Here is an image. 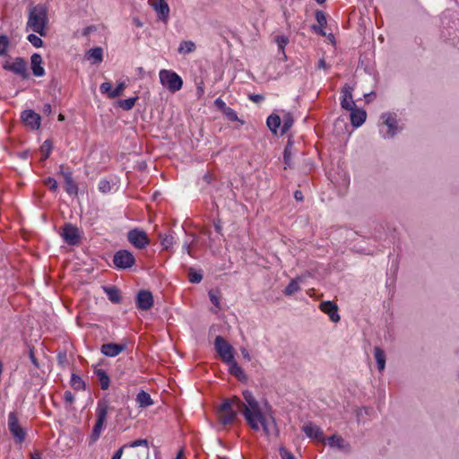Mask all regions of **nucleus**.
Segmentation results:
<instances>
[{
    "label": "nucleus",
    "mask_w": 459,
    "mask_h": 459,
    "mask_svg": "<svg viewBox=\"0 0 459 459\" xmlns=\"http://www.w3.org/2000/svg\"><path fill=\"white\" fill-rule=\"evenodd\" d=\"M242 395L244 401L237 396L222 401L216 410L218 423L222 427L233 424L239 411L253 430L258 431L262 428L266 435H270V424L252 392L245 390Z\"/></svg>",
    "instance_id": "1"
},
{
    "label": "nucleus",
    "mask_w": 459,
    "mask_h": 459,
    "mask_svg": "<svg viewBox=\"0 0 459 459\" xmlns=\"http://www.w3.org/2000/svg\"><path fill=\"white\" fill-rule=\"evenodd\" d=\"M48 23V8L45 4H30L28 13V21L26 24L27 30H30L41 37L47 35V26Z\"/></svg>",
    "instance_id": "2"
},
{
    "label": "nucleus",
    "mask_w": 459,
    "mask_h": 459,
    "mask_svg": "<svg viewBox=\"0 0 459 459\" xmlns=\"http://www.w3.org/2000/svg\"><path fill=\"white\" fill-rule=\"evenodd\" d=\"M109 409L110 406L108 400L100 399L98 401L96 407V422L92 428L90 437L91 443H95L100 438L104 429Z\"/></svg>",
    "instance_id": "3"
},
{
    "label": "nucleus",
    "mask_w": 459,
    "mask_h": 459,
    "mask_svg": "<svg viewBox=\"0 0 459 459\" xmlns=\"http://www.w3.org/2000/svg\"><path fill=\"white\" fill-rule=\"evenodd\" d=\"M159 77L160 83L171 92L178 91L183 86L181 77L171 70H160Z\"/></svg>",
    "instance_id": "4"
},
{
    "label": "nucleus",
    "mask_w": 459,
    "mask_h": 459,
    "mask_svg": "<svg viewBox=\"0 0 459 459\" xmlns=\"http://www.w3.org/2000/svg\"><path fill=\"white\" fill-rule=\"evenodd\" d=\"M7 424L8 429L13 437L14 443L16 445H22L26 439L27 432L21 426L15 411L9 412Z\"/></svg>",
    "instance_id": "5"
},
{
    "label": "nucleus",
    "mask_w": 459,
    "mask_h": 459,
    "mask_svg": "<svg viewBox=\"0 0 459 459\" xmlns=\"http://www.w3.org/2000/svg\"><path fill=\"white\" fill-rule=\"evenodd\" d=\"M113 264L117 269H129L135 264V258L128 250L121 249L114 254Z\"/></svg>",
    "instance_id": "6"
},
{
    "label": "nucleus",
    "mask_w": 459,
    "mask_h": 459,
    "mask_svg": "<svg viewBox=\"0 0 459 459\" xmlns=\"http://www.w3.org/2000/svg\"><path fill=\"white\" fill-rule=\"evenodd\" d=\"M3 68L21 76L23 80L29 78L27 63L22 57H16L13 62L5 61L3 65Z\"/></svg>",
    "instance_id": "7"
},
{
    "label": "nucleus",
    "mask_w": 459,
    "mask_h": 459,
    "mask_svg": "<svg viewBox=\"0 0 459 459\" xmlns=\"http://www.w3.org/2000/svg\"><path fill=\"white\" fill-rule=\"evenodd\" d=\"M60 235L64 241L70 246H77L82 238L79 229L71 223H65L61 228Z\"/></svg>",
    "instance_id": "8"
},
{
    "label": "nucleus",
    "mask_w": 459,
    "mask_h": 459,
    "mask_svg": "<svg viewBox=\"0 0 459 459\" xmlns=\"http://www.w3.org/2000/svg\"><path fill=\"white\" fill-rule=\"evenodd\" d=\"M214 346L221 359L228 363L234 359L232 346L221 336L215 338Z\"/></svg>",
    "instance_id": "9"
},
{
    "label": "nucleus",
    "mask_w": 459,
    "mask_h": 459,
    "mask_svg": "<svg viewBox=\"0 0 459 459\" xmlns=\"http://www.w3.org/2000/svg\"><path fill=\"white\" fill-rule=\"evenodd\" d=\"M128 241L136 248L143 249L149 245L150 239L143 230L134 229L127 233Z\"/></svg>",
    "instance_id": "10"
},
{
    "label": "nucleus",
    "mask_w": 459,
    "mask_h": 459,
    "mask_svg": "<svg viewBox=\"0 0 459 459\" xmlns=\"http://www.w3.org/2000/svg\"><path fill=\"white\" fill-rule=\"evenodd\" d=\"M59 169L60 174L63 176L65 180L66 193L70 195H77L78 186L73 179V172L71 169L66 168L65 165H60Z\"/></svg>",
    "instance_id": "11"
},
{
    "label": "nucleus",
    "mask_w": 459,
    "mask_h": 459,
    "mask_svg": "<svg viewBox=\"0 0 459 459\" xmlns=\"http://www.w3.org/2000/svg\"><path fill=\"white\" fill-rule=\"evenodd\" d=\"M22 119L24 125L31 130H37L40 126V116L31 109L24 110L22 113Z\"/></svg>",
    "instance_id": "12"
},
{
    "label": "nucleus",
    "mask_w": 459,
    "mask_h": 459,
    "mask_svg": "<svg viewBox=\"0 0 459 459\" xmlns=\"http://www.w3.org/2000/svg\"><path fill=\"white\" fill-rule=\"evenodd\" d=\"M302 430L306 434V436L311 439H315L322 443L325 441L322 429L313 422H308L305 424L302 427Z\"/></svg>",
    "instance_id": "13"
},
{
    "label": "nucleus",
    "mask_w": 459,
    "mask_h": 459,
    "mask_svg": "<svg viewBox=\"0 0 459 459\" xmlns=\"http://www.w3.org/2000/svg\"><path fill=\"white\" fill-rule=\"evenodd\" d=\"M136 303L140 309H149L153 305L152 294L148 290H141L137 295Z\"/></svg>",
    "instance_id": "14"
},
{
    "label": "nucleus",
    "mask_w": 459,
    "mask_h": 459,
    "mask_svg": "<svg viewBox=\"0 0 459 459\" xmlns=\"http://www.w3.org/2000/svg\"><path fill=\"white\" fill-rule=\"evenodd\" d=\"M152 7L158 14V18L162 22H167L169 15V6L166 0H155Z\"/></svg>",
    "instance_id": "15"
},
{
    "label": "nucleus",
    "mask_w": 459,
    "mask_h": 459,
    "mask_svg": "<svg viewBox=\"0 0 459 459\" xmlns=\"http://www.w3.org/2000/svg\"><path fill=\"white\" fill-rule=\"evenodd\" d=\"M342 100L341 105L344 109H352L355 107V103L352 99V87L345 84L341 91Z\"/></svg>",
    "instance_id": "16"
},
{
    "label": "nucleus",
    "mask_w": 459,
    "mask_h": 459,
    "mask_svg": "<svg viewBox=\"0 0 459 459\" xmlns=\"http://www.w3.org/2000/svg\"><path fill=\"white\" fill-rule=\"evenodd\" d=\"M126 345L120 343H105L101 346L100 351L108 357H116L125 351Z\"/></svg>",
    "instance_id": "17"
},
{
    "label": "nucleus",
    "mask_w": 459,
    "mask_h": 459,
    "mask_svg": "<svg viewBox=\"0 0 459 459\" xmlns=\"http://www.w3.org/2000/svg\"><path fill=\"white\" fill-rule=\"evenodd\" d=\"M382 119L388 128L386 135L388 137H393L397 132L396 116L390 113H385L382 115Z\"/></svg>",
    "instance_id": "18"
},
{
    "label": "nucleus",
    "mask_w": 459,
    "mask_h": 459,
    "mask_svg": "<svg viewBox=\"0 0 459 459\" xmlns=\"http://www.w3.org/2000/svg\"><path fill=\"white\" fill-rule=\"evenodd\" d=\"M42 57L39 54L34 53L30 56V67L32 74L37 77H41L45 74V69L42 65Z\"/></svg>",
    "instance_id": "19"
},
{
    "label": "nucleus",
    "mask_w": 459,
    "mask_h": 459,
    "mask_svg": "<svg viewBox=\"0 0 459 459\" xmlns=\"http://www.w3.org/2000/svg\"><path fill=\"white\" fill-rule=\"evenodd\" d=\"M351 112V125L355 127L360 126L366 120L367 113L363 109L355 108L350 109Z\"/></svg>",
    "instance_id": "20"
},
{
    "label": "nucleus",
    "mask_w": 459,
    "mask_h": 459,
    "mask_svg": "<svg viewBox=\"0 0 459 459\" xmlns=\"http://www.w3.org/2000/svg\"><path fill=\"white\" fill-rule=\"evenodd\" d=\"M103 291L108 299L115 304H119L122 301V295L120 290L116 286H103Z\"/></svg>",
    "instance_id": "21"
},
{
    "label": "nucleus",
    "mask_w": 459,
    "mask_h": 459,
    "mask_svg": "<svg viewBox=\"0 0 459 459\" xmlns=\"http://www.w3.org/2000/svg\"><path fill=\"white\" fill-rule=\"evenodd\" d=\"M327 443L331 447H337L340 450L349 451L350 445L339 435H333L327 438Z\"/></svg>",
    "instance_id": "22"
},
{
    "label": "nucleus",
    "mask_w": 459,
    "mask_h": 459,
    "mask_svg": "<svg viewBox=\"0 0 459 459\" xmlns=\"http://www.w3.org/2000/svg\"><path fill=\"white\" fill-rule=\"evenodd\" d=\"M93 373L100 385V388L102 390H108L110 385V378L106 370L103 368H95Z\"/></svg>",
    "instance_id": "23"
},
{
    "label": "nucleus",
    "mask_w": 459,
    "mask_h": 459,
    "mask_svg": "<svg viewBox=\"0 0 459 459\" xmlns=\"http://www.w3.org/2000/svg\"><path fill=\"white\" fill-rule=\"evenodd\" d=\"M88 60L91 61L92 64H100L103 60V49L100 47L91 48L86 53Z\"/></svg>",
    "instance_id": "24"
},
{
    "label": "nucleus",
    "mask_w": 459,
    "mask_h": 459,
    "mask_svg": "<svg viewBox=\"0 0 459 459\" xmlns=\"http://www.w3.org/2000/svg\"><path fill=\"white\" fill-rule=\"evenodd\" d=\"M229 365V370L231 375L236 377L238 380H245L247 376L241 367L233 359L231 361L227 363Z\"/></svg>",
    "instance_id": "25"
},
{
    "label": "nucleus",
    "mask_w": 459,
    "mask_h": 459,
    "mask_svg": "<svg viewBox=\"0 0 459 459\" xmlns=\"http://www.w3.org/2000/svg\"><path fill=\"white\" fill-rule=\"evenodd\" d=\"M374 357L377 361L378 370L383 371L385 367V354L384 351L379 347H376L374 349Z\"/></svg>",
    "instance_id": "26"
},
{
    "label": "nucleus",
    "mask_w": 459,
    "mask_h": 459,
    "mask_svg": "<svg viewBox=\"0 0 459 459\" xmlns=\"http://www.w3.org/2000/svg\"><path fill=\"white\" fill-rule=\"evenodd\" d=\"M136 402L142 408H146L153 403L151 395L145 391H141L136 395Z\"/></svg>",
    "instance_id": "27"
},
{
    "label": "nucleus",
    "mask_w": 459,
    "mask_h": 459,
    "mask_svg": "<svg viewBox=\"0 0 459 459\" xmlns=\"http://www.w3.org/2000/svg\"><path fill=\"white\" fill-rule=\"evenodd\" d=\"M320 309L323 313L327 314L328 316H338L337 310L338 307L334 302L332 301H325L320 304Z\"/></svg>",
    "instance_id": "28"
},
{
    "label": "nucleus",
    "mask_w": 459,
    "mask_h": 459,
    "mask_svg": "<svg viewBox=\"0 0 459 459\" xmlns=\"http://www.w3.org/2000/svg\"><path fill=\"white\" fill-rule=\"evenodd\" d=\"M266 123L269 129L273 134H277V130L281 125V118L278 115L273 114L268 117Z\"/></svg>",
    "instance_id": "29"
},
{
    "label": "nucleus",
    "mask_w": 459,
    "mask_h": 459,
    "mask_svg": "<svg viewBox=\"0 0 459 459\" xmlns=\"http://www.w3.org/2000/svg\"><path fill=\"white\" fill-rule=\"evenodd\" d=\"M53 149V143L51 140H46L40 146L41 160H46Z\"/></svg>",
    "instance_id": "30"
},
{
    "label": "nucleus",
    "mask_w": 459,
    "mask_h": 459,
    "mask_svg": "<svg viewBox=\"0 0 459 459\" xmlns=\"http://www.w3.org/2000/svg\"><path fill=\"white\" fill-rule=\"evenodd\" d=\"M195 44L191 40L182 41L178 48V52L180 54H189L195 50Z\"/></svg>",
    "instance_id": "31"
},
{
    "label": "nucleus",
    "mask_w": 459,
    "mask_h": 459,
    "mask_svg": "<svg viewBox=\"0 0 459 459\" xmlns=\"http://www.w3.org/2000/svg\"><path fill=\"white\" fill-rule=\"evenodd\" d=\"M293 122H294V120H293L291 114L286 113L283 115L282 126H281V134H284L289 131V129L292 126Z\"/></svg>",
    "instance_id": "32"
},
{
    "label": "nucleus",
    "mask_w": 459,
    "mask_h": 459,
    "mask_svg": "<svg viewBox=\"0 0 459 459\" xmlns=\"http://www.w3.org/2000/svg\"><path fill=\"white\" fill-rule=\"evenodd\" d=\"M70 385L75 390H84L85 389L84 381L82 379L81 377H79L76 374H72Z\"/></svg>",
    "instance_id": "33"
},
{
    "label": "nucleus",
    "mask_w": 459,
    "mask_h": 459,
    "mask_svg": "<svg viewBox=\"0 0 459 459\" xmlns=\"http://www.w3.org/2000/svg\"><path fill=\"white\" fill-rule=\"evenodd\" d=\"M160 244L166 250L169 249L174 244V237L169 233L161 235L160 234Z\"/></svg>",
    "instance_id": "34"
},
{
    "label": "nucleus",
    "mask_w": 459,
    "mask_h": 459,
    "mask_svg": "<svg viewBox=\"0 0 459 459\" xmlns=\"http://www.w3.org/2000/svg\"><path fill=\"white\" fill-rule=\"evenodd\" d=\"M138 100V97H133L126 100H122L118 101V106L124 109V110H131L134 105L136 100Z\"/></svg>",
    "instance_id": "35"
},
{
    "label": "nucleus",
    "mask_w": 459,
    "mask_h": 459,
    "mask_svg": "<svg viewBox=\"0 0 459 459\" xmlns=\"http://www.w3.org/2000/svg\"><path fill=\"white\" fill-rule=\"evenodd\" d=\"M299 290V285L298 283L297 280H291L290 282L288 284V286L284 290L285 295H292L296 293Z\"/></svg>",
    "instance_id": "36"
},
{
    "label": "nucleus",
    "mask_w": 459,
    "mask_h": 459,
    "mask_svg": "<svg viewBox=\"0 0 459 459\" xmlns=\"http://www.w3.org/2000/svg\"><path fill=\"white\" fill-rule=\"evenodd\" d=\"M9 44H10V41H9L8 37L5 35H1L0 36V56H4L6 54Z\"/></svg>",
    "instance_id": "37"
},
{
    "label": "nucleus",
    "mask_w": 459,
    "mask_h": 459,
    "mask_svg": "<svg viewBox=\"0 0 459 459\" xmlns=\"http://www.w3.org/2000/svg\"><path fill=\"white\" fill-rule=\"evenodd\" d=\"M148 446H149V443H148L147 439H136V440H134L130 443L124 445L125 448H126V447L134 448V447H138V446H144V447L148 448Z\"/></svg>",
    "instance_id": "38"
},
{
    "label": "nucleus",
    "mask_w": 459,
    "mask_h": 459,
    "mask_svg": "<svg viewBox=\"0 0 459 459\" xmlns=\"http://www.w3.org/2000/svg\"><path fill=\"white\" fill-rule=\"evenodd\" d=\"M126 88V84L125 82H119L116 89L113 90L112 92L109 93V99H115L122 95L124 90Z\"/></svg>",
    "instance_id": "39"
},
{
    "label": "nucleus",
    "mask_w": 459,
    "mask_h": 459,
    "mask_svg": "<svg viewBox=\"0 0 459 459\" xmlns=\"http://www.w3.org/2000/svg\"><path fill=\"white\" fill-rule=\"evenodd\" d=\"M188 279L192 283H199L203 279V275L200 273L190 269L188 273Z\"/></svg>",
    "instance_id": "40"
},
{
    "label": "nucleus",
    "mask_w": 459,
    "mask_h": 459,
    "mask_svg": "<svg viewBox=\"0 0 459 459\" xmlns=\"http://www.w3.org/2000/svg\"><path fill=\"white\" fill-rule=\"evenodd\" d=\"M27 39L35 48H41L43 46L42 39L35 34L28 35Z\"/></svg>",
    "instance_id": "41"
},
{
    "label": "nucleus",
    "mask_w": 459,
    "mask_h": 459,
    "mask_svg": "<svg viewBox=\"0 0 459 459\" xmlns=\"http://www.w3.org/2000/svg\"><path fill=\"white\" fill-rule=\"evenodd\" d=\"M283 160L286 166H291V145L288 143L284 149Z\"/></svg>",
    "instance_id": "42"
},
{
    "label": "nucleus",
    "mask_w": 459,
    "mask_h": 459,
    "mask_svg": "<svg viewBox=\"0 0 459 459\" xmlns=\"http://www.w3.org/2000/svg\"><path fill=\"white\" fill-rule=\"evenodd\" d=\"M209 297L211 302L218 309H220V297H219V291L218 290H210L209 291Z\"/></svg>",
    "instance_id": "43"
},
{
    "label": "nucleus",
    "mask_w": 459,
    "mask_h": 459,
    "mask_svg": "<svg viewBox=\"0 0 459 459\" xmlns=\"http://www.w3.org/2000/svg\"><path fill=\"white\" fill-rule=\"evenodd\" d=\"M223 115L227 117L230 121H238V117L235 110L228 107L223 112Z\"/></svg>",
    "instance_id": "44"
},
{
    "label": "nucleus",
    "mask_w": 459,
    "mask_h": 459,
    "mask_svg": "<svg viewBox=\"0 0 459 459\" xmlns=\"http://www.w3.org/2000/svg\"><path fill=\"white\" fill-rule=\"evenodd\" d=\"M316 19L321 28L325 27L327 23L325 14L322 11L316 12Z\"/></svg>",
    "instance_id": "45"
},
{
    "label": "nucleus",
    "mask_w": 459,
    "mask_h": 459,
    "mask_svg": "<svg viewBox=\"0 0 459 459\" xmlns=\"http://www.w3.org/2000/svg\"><path fill=\"white\" fill-rule=\"evenodd\" d=\"M44 184L49 187L50 190L56 192L58 188L56 180L53 178H48L44 180Z\"/></svg>",
    "instance_id": "46"
},
{
    "label": "nucleus",
    "mask_w": 459,
    "mask_h": 459,
    "mask_svg": "<svg viewBox=\"0 0 459 459\" xmlns=\"http://www.w3.org/2000/svg\"><path fill=\"white\" fill-rule=\"evenodd\" d=\"M276 42H277L278 48L281 50H283L284 48L286 47V45L289 43V39L286 36H283V35L277 36Z\"/></svg>",
    "instance_id": "47"
},
{
    "label": "nucleus",
    "mask_w": 459,
    "mask_h": 459,
    "mask_svg": "<svg viewBox=\"0 0 459 459\" xmlns=\"http://www.w3.org/2000/svg\"><path fill=\"white\" fill-rule=\"evenodd\" d=\"M100 90L101 93H106L108 98H109V93L113 91L111 83L108 82L101 83Z\"/></svg>",
    "instance_id": "48"
},
{
    "label": "nucleus",
    "mask_w": 459,
    "mask_h": 459,
    "mask_svg": "<svg viewBox=\"0 0 459 459\" xmlns=\"http://www.w3.org/2000/svg\"><path fill=\"white\" fill-rule=\"evenodd\" d=\"M99 189L102 193L110 191L111 186L108 180H100L99 183Z\"/></svg>",
    "instance_id": "49"
},
{
    "label": "nucleus",
    "mask_w": 459,
    "mask_h": 459,
    "mask_svg": "<svg viewBox=\"0 0 459 459\" xmlns=\"http://www.w3.org/2000/svg\"><path fill=\"white\" fill-rule=\"evenodd\" d=\"M280 455L281 459H296L293 454L284 447L280 449Z\"/></svg>",
    "instance_id": "50"
},
{
    "label": "nucleus",
    "mask_w": 459,
    "mask_h": 459,
    "mask_svg": "<svg viewBox=\"0 0 459 459\" xmlns=\"http://www.w3.org/2000/svg\"><path fill=\"white\" fill-rule=\"evenodd\" d=\"M64 400L66 403L72 404L74 402V395L71 391H65L64 393Z\"/></svg>",
    "instance_id": "51"
},
{
    "label": "nucleus",
    "mask_w": 459,
    "mask_h": 459,
    "mask_svg": "<svg viewBox=\"0 0 459 459\" xmlns=\"http://www.w3.org/2000/svg\"><path fill=\"white\" fill-rule=\"evenodd\" d=\"M214 105L221 112H223L228 108L226 103L221 98L215 100Z\"/></svg>",
    "instance_id": "52"
},
{
    "label": "nucleus",
    "mask_w": 459,
    "mask_h": 459,
    "mask_svg": "<svg viewBox=\"0 0 459 459\" xmlns=\"http://www.w3.org/2000/svg\"><path fill=\"white\" fill-rule=\"evenodd\" d=\"M29 357H30V359L31 363H32L36 368H39V362H38L37 358L35 357L34 348H30V350H29Z\"/></svg>",
    "instance_id": "53"
},
{
    "label": "nucleus",
    "mask_w": 459,
    "mask_h": 459,
    "mask_svg": "<svg viewBox=\"0 0 459 459\" xmlns=\"http://www.w3.org/2000/svg\"><path fill=\"white\" fill-rule=\"evenodd\" d=\"M249 100H251L253 102L259 103L264 100V97L261 94H251L249 95Z\"/></svg>",
    "instance_id": "54"
},
{
    "label": "nucleus",
    "mask_w": 459,
    "mask_h": 459,
    "mask_svg": "<svg viewBox=\"0 0 459 459\" xmlns=\"http://www.w3.org/2000/svg\"><path fill=\"white\" fill-rule=\"evenodd\" d=\"M125 449H126L125 446H122L119 449H117L115 452V454L113 455L111 459H121Z\"/></svg>",
    "instance_id": "55"
},
{
    "label": "nucleus",
    "mask_w": 459,
    "mask_h": 459,
    "mask_svg": "<svg viewBox=\"0 0 459 459\" xmlns=\"http://www.w3.org/2000/svg\"><path fill=\"white\" fill-rule=\"evenodd\" d=\"M213 226H214V229H215L216 232L219 233V234H221L222 227H221V221L220 220L215 221L213 222Z\"/></svg>",
    "instance_id": "56"
},
{
    "label": "nucleus",
    "mask_w": 459,
    "mask_h": 459,
    "mask_svg": "<svg viewBox=\"0 0 459 459\" xmlns=\"http://www.w3.org/2000/svg\"><path fill=\"white\" fill-rule=\"evenodd\" d=\"M43 112L46 114V115H50L51 112H52V107L49 103H46L43 107Z\"/></svg>",
    "instance_id": "57"
},
{
    "label": "nucleus",
    "mask_w": 459,
    "mask_h": 459,
    "mask_svg": "<svg viewBox=\"0 0 459 459\" xmlns=\"http://www.w3.org/2000/svg\"><path fill=\"white\" fill-rule=\"evenodd\" d=\"M241 354L242 356L247 359V360H250L251 359V357L249 355V352L246 349V348H242L241 349Z\"/></svg>",
    "instance_id": "58"
},
{
    "label": "nucleus",
    "mask_w": 459,
    "mask_h": 459,
    "mask_svg": "<svg viewBox=\"0 0 459 459\" xmlns=\"http://www.w3.org/2000/svg\"><path fill=\"white\" fill-rule=\"evenodd\" d=\"M183 249L186 250V252L187 253V255H189L190 256H194L193 254H192V250H191V247L189 244L186 243L184 246H183Z\"/></svg>",
    "instance_id": "59"
},
{
    "label": "nucleus",
    "mask_w": 459,
    "mask_h": 459,
    "mask_svg": "<svg viewBox=\"0 0 459 459\" xmlns=\"http://www.w3.org/2000/svg\"><path fill=\"white\" fill-rule=\"evenodd\" d=\"M95 28L93 26H89V27H86L83 31H82V35L83 36H87L89 35Z\"/></svg>",
    "instance_id": "60"
},
{
    "label": "nucleus",
    "mask_w": 459,
    "mask_h": 459,
    "mask_svg": "<svg viewBox=\"0 0 459 459\" xmlns=\"http://www.w3.org/2000/svg\"><path fill=\"white\" fill-rule=\"evenodd\" d=\"M294 197L296 200L298 201H302L303 200V195L301 193V191L299 190H297L295 193H294Z\"/></svg>",
    "instance_id": "61"
},
{
    "label": "nucleus",
    "mask_w": 459,
    "mask_h": 459,
    "mask_svg": "<svg viewBox=\"0 0 459 459\" xmlns=\"http://www.w3.org/2000/svg\"><path fill=\"white\" fill-rule=\"evenodd\" d=\"M317 67H318L319 69H321V68H323V69H326L328 66H327V65H326V63H325V59H320V60L318 61Z\"/></svg>",
    "instance_id": "62"
},
{
    "label": "nucleus",
    "mask_w": 459,
    "mask_h": 459,
    "mask_svg": "<svg viewBox=\"0 0 459 459\" xmlns=\"http://www.w3.org/2000/svg\"><path fill=\"white\" fill-rule=\"evenodd\" d=\"M204 181H206L207 183H210V182H211V180H212V176H211L210 174H205V175L204 176Z\"/></svg>",
    "instance_id": "63"
},
{
    "label": "nucleus",
    "mask_w": 459,
    "mask_h": 459,
    "mask_svg": "<svg viewBox=\"0 0 459 459\" xmlns=\"http://www.w3.org/2000/svg\"><path fill=\"white\" fill-rule=\"evenodd\" d=\"M58 120L59 121H64L65 120V116L63 114H59L58 115Z\"/></svg>",
    "instance_id": "64"
}]
</instances>
